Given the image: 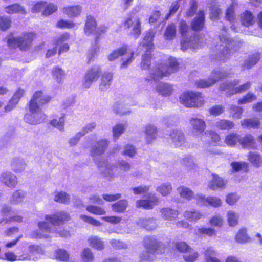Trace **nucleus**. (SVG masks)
Instances as JSON below:
<instances>
[{"mask_svg": "<svg viewBox=\"0 0 262 262\" xmlns=\"http://www.w3.org/2000/svg\"><path fill=\"white\" fill-rule=\"evenodd\" d=\"M204 12L199 11L198 16L195 17L192 22V29L194 31L201 30L204 26Z\"/></svg>", "mask_w": 262, "mask_h": 262, "instance_id": "nucleus-26", "label": "nucleus"}, {"mask_svg": "<svg viewBox=\"0 0 262 262\" xmlns=\"http://www.w3.org/2000/svg\"><path fill=\"white\" fill-rule=\"evenodd\" d=\"M251 82H247L246 83H244V84L240 85L239 86L236 87V88L233 89L232 90V92L229 93V92H228V95L230 96V95L234 94L244 92L247 91V90H248L250 88V87L251 86Z\"/></svg>", "mask_w": 262, "mask_h": 262, "instance_id": "nucleus-55", "label": "nucleus"}, {"mask_svg": "<svg viewBox=\"0 0 262 262\" xmlns=\"http://www.w3.org/2000/svg\"><path fill=\"white\" fill-rule=\"evenodd\" d=\"M260 58V54L258 53H255L251 55L248 59H246L242 64V69H250L255 65Z\"/></svg>", "mask_w": 262, "mask_h": 262, "instance_id": "nucleus-28", "label": "nucleus"}, {"mask_svg": "<svg viewBox=\"0 0 262 262\" xmlns=\"http://www.w3.org/2000/svg\"><path fill=\"white\" fill-rule=\"evenodd\" d=\"M176 29L174 24H169L165 30L164 37L166 40H172L176 36Z\"/></svg>", "mask_w": 262, "mask_h": 262, "instance_id": "nucleus-43", "label": "nucleus"}, {"mask_svg": "<svg viewBox=\"0 0 262 262\" xmlns=\"http://www.w3.org/2000/svg\"><path fill=\"white\" fill-rule=\"evenodd\" d=\"M50 99L49 96L44 94L41 91H38L33 94L29 105L41 108L42 105L48 103Z\"/></svg>", "mask_w": 262, "mask_h": 262, "instance_id": "nucleus-13", "label": "nucleus"}, {"mask_svg": "<svg viewBox=\"0 0 262 262\" xmlns=\"http://www.w3.org/2000/svg\"><path fill=\"white\" fill-rule=\"evenodd\" d=\"M113 110L115 114L120 115H126L130 112V111L122 103L119 102L114 103Z\"/></svg>", "mask_w": 262, "mask_h": 262, "instance_id": "nucleus-44", "label": "nucleus"}, {"mask_svg": "<svg viewBox=\"0 0 262 262\" xmlns=\"http://www.w3.org/2000/svg\"><path fill=\"white\" fill-rule=\"evenodd\" d=\"M50 123L52 125L57 128L60 131L64 130V119L63 117H61L58 119H53Z\"/></svg>", "mask_w": 262, "mask_h": 262, "instance_id": "nucleus-58", "label": "nucleus"}, {"mask_svg": "<svg viewBox=\"0 0 262 262\" xmlns=\"http://www.w3.org/2000/svg\"><path fill=\"white\" fill-rule=\"evenodd\" d=\"M35 36L34 33H28L21 36L12 37L7 40L9 47L12 48L18 47L22 51L28 50L32 44V41Z\"/></svg>", "mask_w": 262, "mask_h": 262, "instance_id": "nucleus-5", "label": "nucleus"}, {"mask_svg": "<svg viewBox=\"0 0 262 262\" xmlns=\"http://www.w3.org/2000/svg\"><path fill=\"white\" fill-rule=\"evenodd\" d=\"M190 123L192 126V132L194 135L202 134L205 130L206 124L203 119L195 117L190 119Z\"/></svg>", "mask_w": 262, "mask_h": 262, "instance_id": "nucleus-16", "label": "nucleus"}, {"mask_svg": "<svg viewBox=\"0 0 262 262\" xmlns=\"http://www.w3.org/2000/svg\"><path fill=\"white\" fill-rule=\"evenodd\" d=\"M81 7L79 6L65 7L63 12L69 17H74L79 16L81 12Z\"/></svg>", "mask_w": 262, "mask_h": 262, "instance_id": "nucleus-36", "label": "nucleus"}, {"mask_svg": "<svg viewBox=\"0 0 262 262\" xmlns=\"http://www.w3.org/2000/svg\"><path fill=\"white\" fill-rule=\"evenodd\" d=\"M52 75L53 78L59 83L62 82L66 77L64 71L58 67L53 69Z\"/></svg>", "mask_w": 262, "mask_h": 262, "instance_id": "nucleus-41", "label": "nucleus"}, {"mask_svg": "<svg viewBox=\"0 0 262 262\" xmlns=\"http://www.w3.org/2000/svg\"><path fill=\"white\" fill-rule=\"evenodd\" d=\"M256 99V96L252 93H248L238 101V104H246L252 102Z\"/></svg>", "mask_w": 262, "mask_h": 262, "instance_id": "nucleus-60", "label": "nucleus"}, {"mask_svg": "<svg viewBox=\"0 0 262 262\" xmlns=\"http://www.w3.org/2000/svg\"><path fill=\"white\" fill-rule=\"evenodd\" d=\"M86 210L88 212L96 215H103L106 213L102 208L94 205H88L86 207Z\"/></svg>", "mask_w": 262, "mask_h": 262, "instance_id": "nucleus-52", "label": "nucleus"}, {"mask_svg": "<svg viewBox=\"0 0 262 262\" xmlns=\"http://www.w3.org/2000/svg\"><path fill=\"white\" fill-rule=\"evenodd\" d=\"M181 163L188 171H195L198 167L195 158L191 155H186L181 160Z\"/></svg>", "mask_w": 262, "mask_h": 262, "instance_id": "nucleus-22", "label": "nucleus"}, {"mask_svg": "<svg viewBox=\"0 0 262 262\" xmlns=\"http://www.w3.org/2000/svg\"><path fill=\"white\" fill-rule=\"evenodd\" d=\"M125 128V126L124 124H116L113 128L114 137L118 139L124 133Z\"/></svg>", "mask_w": 262, "mask_h": 262, "instance_id": "nucleus-61", "label": "nucleus"}, {"mask_svg": "<svg viewBox=\"0 0 262 262\" xmlns=\"http://www.w3.org/2000/svg\"><path fill=\"white\" fill-rule=\"evenodd\" d=\"M243 128L247 129L258 128L260 126V121L257 118L245 119L241 121Z\"/></svg>", "mask_w": 262, "mask_h": 262, "instance_id": "nucleus-29", "label": "nucleus"}, {"mask_svg": "<svg viewBox=\"0 0 262 262\" xmlns=\"http://www.w3.org/2000/svg\"><path fill=\"white\" fill-rule=\"evenodd\" d=\"M46 118L41 108L29 105V112L25 115L24 119L28 123L36 125L43 122Z\"/></svg>", "mask_w": 262, "mask_h": 262, "instance_id": "nucleus-9", "label": "nucleus"}, {"mask_svg": "<svg viewBox=\"0 0 262 262\" xmlns=\"http://www.w3.org/2000/svg\"><path fill=\"white\" fill-rule=\"evenodd\" d=\"M198 8V4L195 0H191L190 2V7L186 13L187 17H192L195 14Z\"/></svg>", "mask_w": 262, "mask_h": 262, "instance_id": "nucleus-64", "label": "nucleus"}, {"mask_svg": "<svg viewBox=\"0 0 262 262\" xmlns=\"http://www.w3.org/2000/svg\"><path fill=\"white\" fill-rule=\"evenodd\" d=\"M113 75L112 73L105 72L102 75L99 85V89L101 91L108 89L111 85Z\"/></svg>", "mask_w": 262, "mask_h": 262, "instance_id": "nucleus-24", "label": "nucleus"}, {"mask_svg": "<svg viewBox=\"0 0 262 262\" xmlns=\"http://www.w3.org/2000/svg\"><path fill=\"white\" fill-rule=\"evenodd\" d=\"M135 24L133 25V34L135 38H137L141 34V21L139 18L134 19Z\"/></svg>", "mask_w": 262, "mask_h": 262, "instance_id": "nucleus-62", "label": "nucleus"}, {"mask_svg": "<svg viewBox=\"0 0 262 262\" xmlns=\"http://www.w3.org/2000/svg\"><path fill=\"white\" fill-rule=\"evenodd\" d=\"M80 219L83 222L89 223L94 226L98 227L101 225V223L100 221L94 219L90 216L81 214L80 215Z\"/></svg>", "mask_w": 262, "mask_h": 262, "instance_id": "nucleus-53", "label": "nucleus"}, {"mask_svg": "<svg viewBox=\"0 0 262 262\" xmlns=\"http://www.w3.org/2000/svg\"><path fill=\"white\" fill-rule=\"evenodd\" d=\"M241 135L236 133H230L227 135L225 139V142L229 146H234L237 142L239 143Z\"/></svg>", "mask_w": 262, "mask_h": 262, "instance_id": "nucleus-39", "label": "nucleus"}, {"mask_svg": "<svg viewBox=\"0 0 262 262\" xmlns=\"http://www.w3.org/2000/svg\"><path fill=\"white\" fill-rule=\"evenodd\" d=\"M26 195V193L21 190L14 191L10 199V202L13 204H19L23 202Z\"/></svg>", "mask_w": 262, "mask_h": 262, "instance_id": "nucleus-35", "label": "nucleus"}, {"mask_svg": "<svg viewBox=\"0 0 262 262\" xmlns=\"http://www.w3.org/2000/svg\"><path fill=\"white\" fill-rule=\"evenodd\" d=\"M136 153V148L133 145L128 144L124 146L122 155L132 158Z\"/></svg>", "mask_w": 262, "mask_h": 262, "instance_id": "nucleus-63", "label": "nucleus"}, {"mask_svg": "<svg viewBox=\"0 0 262 262\" xmlns=\"http://www.w3.org/2000/svg\"><path fill=\"white\" fill-rule=\"evenodd\" d=\"M10 167L15 173H20L24 171L27 164L25 160L19 157L13 158L10 162Z\"/></svg>", "mask_w": 262, "mask_h": 262, "instance_id": "nucleus-17", "label": "nucleus"}, {"mask_svg": "<svg viewBox=\"0 0 262 262\" xmlns=\"http://www.w3.org/2000/svg\"><path fill=\"white\" fill-rule=\"evenodd\" d=\"M227 221L229 226H235L238 224L239 216L234 211L230 210L227 212Z\"/></svg>", "mask_w": 262, "mask_h": 262, "instance_id": "nucleus-46", "label": "nucleus"}, {"mask_svg": "<svg viewBox=\"0 0 262 262\" xmlns=\"http://www.w3.org/2000/svg\"><path fill=\"white\" fill-rule=\"evenodd\" d=\"M239 144L243 148L248 149H256L255 140L251 134H246L241 136Z\"/></svg>", "mask_w": 262, "mask_h": 262, "instance_id": "nucleus-20", "label": "nucleus"}, {"mask_svg": "<svg viewBox=\"0 0 262 262\" xmlns=\"http://www.w3.org/2000/svg\"><path fill=\"white\" fill-rule=\"evenodd\" d=\"M145 139L147 143H150L156 137L157 128L151 124H148L144 127Z\"/></svg>", "mask_w": 262, "mask_h": 262, "instance_id": "nucleus-25", "label": "nucleus"}, {"mask_svg": "<svg viewBox=\"0 0 262 262\" xmlns=\"http://www.w3.org/2000/svg\"><path fill=\"white\" fill-rule=\"evenodd\" d=\"M231 73L227 70L216 69L213 70L208 79H201L195 82L198 87L205 88L212 86L218 80L227 77Z\"/></svg>", "mask_w": 262, "mask_h": 262, "instance_id": "nucleus-7", "label": "nucleus"}, {"mask_svg": "<svg viewBox=\"0 0 262 262\" xmlns=\"http://www.w3.org/2000/svg\"><path fill=\"white\" fill-rule=\"evenodd\" d=\"M246 232V229H241L235 236V241L238 243L242 244L247 242L248 240V237Z\"/></svg>", "mask_w": 262, "mask_h": 262, "instance_id": "nucleus-48", "label": "nucleus"}, {"mask_svg": "<svg viewBox=\"0 0 262 262\" xmlns=\"http://www.w3.org/2000/svg\"><path fill=\"white\" fill-rule=\"evenodd\" d=\"M250 162L255 166H259L261 163V158L259 154L256 152H250L248 156Z\"/></svg>", "mask_w": 262, "mask_h": 262, "instance_id": "nucleus-50", "label": "nucleus"}, {"mask_svg": "<svg viewBox=\"0 0 262 262\" xmlns=\"http://www.w3.org/2000/svg\"><path fill=\"white\" fill-rule=\"evenodd\" d=\"M128 206V203L125 200H121L112 205V210L117 212H124Z\"/></svg>", "mask_w": 262, "mask_h": 262, "instance_id": "nucleus-45", "label": "nucleus"}, {"mask_svg": "<svg viewBox=\"0 0 262 262\" xmlns=\"http://www.w3.org/2000/svg\"><path fill=\"white\" fill-rule=\"evenodd\" d=\"M178 193L181 197L187 200H190L194 198V193L190 188L181 186L177 189Z\"/></svg>", "mask_w": 262, "mask_h": 262, "instance_id": "nucleus-33", "label": "nucleus"}, {"mask_svg": "<svg viewBox=\"0 0 262 262\" xmlns=\"http://www.w3.org/2000/svg\"><path fill=\"white\" fill-rule=\"evenodd\" d=\"M54 200L59 203L68 204L70 201V197L66 192H60L55 194Z\"/></svg>", "mask_w": 262, "mask_h": 262, "instance_id": "nucleus-47", "label": "nucleus"}, {"mask_svg": "<svg viewBox=\"0 0 262 262\" xmlns=\"http://www.w3.org/2000/svg\"><path fill=\"white\" fill-rule=\"evenodd\" d=\"M101 173L108 180H112L115 177L114 171L117 170L118 167L123 171H128L131 168L130 164L125 160H119L117 165L111 163L108 159L101 158L96 161Z\"/></svg>", "mask_w": 262, "mask_h": 262, "instance_id": "nucleus-1", "label": "nucleus"}, {"mask_svg": "<svg viewBox=\"0 0 262 262\" xmlns=\"http://www.w3.org/2000/svg\"><path fill=\"white\" fill-rule=\"evenodd\" d=\"M169 66L161 64L150 73L151 77L155 80L158 81L164 76L176 72L178 68V63L174 58L169 59Z\"/></svg>", "mask_w": 262, "mask_h": 262, "instance_id": "nucleus-6", "label": "nucleus"}, {"mask_svg": "<svg viewBox=\"0 0 262 262\" xmlns=\"http://www.w3.org/2000/svg\"><path fill=\"white\" fill-rule=\"evenodd\" d=\"M137 224L149 231L156 229L158 226L157 220L154 217L140 218L138 221Z\"/></svg>", "mask_w": 262, "mask_h": 262, "instance_id": "nucleus-18", "label": "nucleus"}, {"mask_svg": "<svg viewBox=\"0 0 262 262\" xmlns=\"http://www.w3.org/2000/svg\"><path fill=\"white\" fill-rule=\"evenodd\" d=\"M226 182L222 178L216 174H213L212 180L209 182L208 187L211 190H215L217 188H223Z\"/></svg>", "mask_w": 262, "mask_h": 262, "instance_id": "nucleus-31", "label": "nucleus"}, {"mask_svg": "<svg viewBox=\"0 0 262 262\" xmlns=\"http://www.w3.org/2000/svg\"><path fill=\"white\" fill-rule=\"evenodd\" d=\"M203 38L201 36L194 34L193 36H191L189 39L182 40L181 49L183 50H185L188 48L193 49H199L203 46Z\"/></svg>", "mask_w": 262, "mask_h": 262, "instance_id": "nucleus-11", "label": "nucleus"}, {"mask_svg": "<svg viewBox=\"0 0 262 262\" xmlns=\"http://www.w3.org/2000/svg\"><path fill=\"white\" fill-rule=\"evenodd\" d=\"M81 257L84 262H90L93 260L94 255L89 248H85L84 249L81 254Z\"/></svg>", "mask_w": 262, "mask_h": 262, "instance_id": "nucleus-59", "label": "nucleus"}, {"mask_svg": "<svg viewBox=\"0 0 262 262\" xmlns=\"http://www.w3.org/2000/svg\"><path fill=\"white\" fill-rule=\"evenodd\" d=\"M183 215L186 220L191 222H196L203 216V213L202 212L194 209L189 211H185Z\"/></svg>", "mask_w": 262, "mask_h": 262, "instance_id": "nucleus-32", "label": "nucleus"}, {"mask_svg": "<svg viewBox=\"0 0 262 262\" xmlns=\"http://www.w3.org/2000/svg\"><path fill=\"white\" fill-rule=\"evenodd\" d=\"M230 113L232 117L237 119H240L241 118L243 110L242 107L231 105L230 107Z\"/></svg>", "mask_w": 262, "mask_h": 262, "instance_id": "nucleus-56", "label": "nucleus"}, {"mask_svg": "<svg viewBox=\"0 0 262 262\" xmlns=\"http://www.w3.org/2000/svg\"><path fill=\"white\" fill-rule=\"evenodd\" d=\"M158 202V198L154 194L149 193L145 196L144 199L136 202L137 207H142L145 209H151Z\"/></svg>", "mask_w": 262, "mask_h": 262, "instance_id": "nucleus-15", "label": "nucleus"}, {"mask_svg": "<svg viewBox=\"0 0 262 262\" xmlns=\"http://www.w3.org/2000/svg\"><path fill=\"white\" fill-rule=\"evenodd\" d=\"M241 21L243 26L249 27L254 23V16L250 11H245L241 14Z\"/></svg>", "mask_w": 262, "mask_h": 262, "instance_id": "nucleus-30", "label": "nucleus"}, {"mask_svg": "<svg viewBox=\"0 0 262 262\" xmlns=\"http://www.w3.org/2000/svg\"><path fill=\"white\" fill-rule=\"evenodd\" d=\"M199 254L194 250L191 249L183 255V258L187 262H193L198 257Z\"/></svg>", "mask_w": 262, "mask_h": 262, "instance_id": "nucleus-49", "label": "nucleus"}, {"mask_svg": "<svg viewBox=\"0 0 262 262\" xmlns=\"http://www.w3.org/2000/svg\"><path fill=\"white\" fill-rule=\"evenodd\" d=\"M172 143L175 147H181L185 143L184 135L180 130H172L170 134Z\"/></svg>", "mask_w": 262, "mask_h": 262, "instance_id": "nucleus-21", "label": "nucleus"}, {"mask_svg": "<svg viewBox=\"0 0 262 262\" xmlns=\"http://www.w3.org/2000/svg\"><path fill=\"white\" fill-rule=\"evenodd\" d=\"M154 38V34L152 32H147L142 42L143 46L146 47L147 50L150 49L152 46V40Z\"/></svg>", "mask_w": 262, "mask_h": 262, "instance_id": "nucleus-54", "label": "nucleus"}, {"mask_svg": "<svg viewBox=\"0 0 262 262\" xmlns=\"http://www.w3.org/2000/svg\"><path fill=\"white\" fill-rule=\"evenodd\" d=\"M208 111L211 115L217 116L225 111V107L222 105L216 104L211 107Z\"/></svg>", "mask_w": 262, "mask_h": 262, "instance_id": "nucleus-51", "label": "nucleus"}, {"mask_svg": "<svg viewBox=\"0 0 262 262\" xmlns=\"http://www.w3.org/2000/svg\"><path fill=\"white\" fill-rule=\"evenodd\" d=\"M109 141L106 139H101L96 142L95 144L92 146L90 150L91 156L95 159L104 154L109 145ZM101 158L98 160H99ZM97 160L95 159L96 162Z\"/></svg>", "mask_w": 262, "mask_h": 262, "instance_id": "nucleus-12", "label": "nucleus"}, {"mask_svg": "<svg viewBox=\"0 0 262 262\" xmlns=\"http://www.w3.org/2000/svg\"><path fill=\"white\" fill-rule=\"evenodd\" d=\"M96 30V23L94 18L89 16L85 23L84 31L86 34L95 33Z\"/></svg>", "mask_w": 262, "mask_h": 262, "instance_id": "nucleus-38", "label": "nucleus"}, {"mask_svg": "<svg viewBox=\"0 0 262 262\" xmlns=\"http://www.w3.org/2000/svg\"><path fill=\"white\" fill-rule=\"evenodd\" d=\"M128 48L127 46H123L120 48H118L113 51L107 57L109 61H112L116 59L120 56H123L128 53Z\"/></svg>", "mask_w": 262, "mask_h": 262, "instance_id": "nucleus-34", "label": "nucleus"}, {"mask_svg": "<svg viewBox=\"0 0 262 262\" xmlns=\"http://www.w3.org/2000/svg\"><path fill=\"white\" fill-rule=\"evenodd\" d=\"M151 55L149 52L146 53L142 56L141 62V68L142 69H147L150 65Z\"/></svg>", "mask_w": 262, "mask_h": 262, "instance_id": "nucleus-57", "label": "nucleus"}, {"mask_svg": "<svg viewBox=\"0 0 262 262\" xmlns=\"http://www.w3.org/2000/svg\"><path fill=\"white\" fill-rule=\"evenodd\" d=\"M69 218V215L66 212L46 215L45 216L46 221L39 222L38 226L41 231L51 232L54 230L55 226H59L61 223L68 221Z\"/></svg>", "mask_w": 262, "mask_h": 262, "instance_id": "nucleus-3", "label": "nucleus"}, {"mask_svg": "<svg viewBox=\"0 0 262 262\" xmlns=\"http://www.w3.org/2000/svg\"><path fill=\"white\" fill-rule=\"evenodd\" d=\"M220 39L222 45L220 47L221 52L218 54V58L221 60L229 58L232 54L239 50L243 45L241 40L233 39L227 35L220 36Z\"/></svg>", "mask_w": 262, "mask_h": 262, "instance_id": "nucleus-2", "label": "nucleus"}, {"mask_svg": "<svg viewBox=\"0 0 262 262\" xmlns=\"http://www.w3.org/2000/svg\"><path fill=\"white\" fill-rule=\"evenodd\" d=\"M101 69L99 66L92 67L85 75L82 85L85 88L91 86L93 82L97 81L101 74Z\"/></svg>", "mask_w": 262, "mask_h": 262, "instance_id": "nucleus-10", "label": "nucleus"}, {"mask_svg": "<svg viewBox=\"0 0 262 262\" xmlns=\"http://www.w3.org/2000/svg\"><path fill=\"white\" fill-rule=\"evenodd\" d=\"M156 190L162 196H166L171 193L172 187L169 182L163 183L157 187Z\"/></svg>", "mask_w": 262, "mask_h": 262, "instance_id": "nucleus-42", "label": "nucleus"}, {"mask_svg": "<svg viewBox=\"0 0 262 262\" xmlns=\"http://www.w3.org/2000/svg\"><path fill=\"white\" fill-rule=\"evenodd\" d=\"M5 12L10 14L14 13H20L25 15L27 14V11L25 8L18 3H15L5 8Z\"/></svg>", "mask_w": 262, "mask_h": 262, "instance_id": "nucleus-27", "label": "nucleus"}, {"mask_svg": "<svg viewBox=\"0 0 262 262\" xmlns=\"http://www.w3.org/2000/svg\"><path fill=\"white\" fill-rule=\"evenodd\" d=\"M182 104L187 107L198 108L203 105L204 99L199 92H188L182 94L180 97Z\"/></svg>", "mask_w": 262, "mask_h": 262, "instance_id": "nucleus-4", "label": "nucleus"}, {"mask_svg": "<svg viewBox=\"0 0 262 262\" xmlns=\"http://www.w3.org/2000/svg\"><path fill=\"white\" fill-rule=\"evenodd\" d=\"M144 241L146 250L140 255L141 262L150 261L154 259L153 253L157 250L159 244L154 237H146Z\"/></svg>", "mask_w": 262, "mask_h": 262, "instance_id": "nucleus-8", "label": "nucleus"}, {"mask_svg": "<svg viewBox=\"0 0 262 262\" xmlns=\"http://www.w3.org/2000/svg\"><path fill=\"white\" fill-rule=\"evenodd\" d=\"M88 242L90 246L97 250H102L105 248L104 242L96 235L91 236L88 239Z\"/></svg>", "mask_w": 262, "mask_h": 262, "instance_id": "nucleus-23", "label": "nucleus"}, {"mask_svg": "<svg viewBox=\"0 0 262 262\" xmlns=\"http://www.w3.org/2000/svg\"><path fill=\"white\" fill-rule=\"evenodd\" d=\"M161 217L164 220L172 221L177 219L179 212L177 210L172 209L169 207H163L160 209Z\"/></svg>", "mask_w": 262, "mask_h": 262, "instance_id": "nucleus-19", "label": "nucleus"}, {"mask_svg": "<svg viewBox=\"0 0 262 262\" xmlns=\"http://www.w3.org/2000/svg\"><path fill=\"white\" fill-rule=\"evenodd\" d=\"M0 182L9 188H14L18 183V179L10 171H3L0 175Z\"/></svg>", "mask_w": 262, "mask_h": 262, "instance_id": "nucleus-14", "label": "nucleus"}, {"mask_svg": "<svg viewBox=\"0 0 262 262\" xmlns=\"http://www.w3.org/2000/svg\"><path fill=\"white\" fill-rule=\"evenodd\" d=\"M215 126L220 129L229 130L234 127V123L230 120L221 119L215 122Z\"/></svg>", "mask_w": 262, "mask_h": 262, "instance_id": "nucleus-37", "label": "nucleus"}, {"mask_svg": "<svg viewBox=\"0 0 262 262\" xmlns=\"http://www.w3.org/2000/svg\"><path fill=\"white\" fill-rule=\"evenodd\" d=\"M157 91L161 95L167 96L171 95L172 89L171 86L168 84L160 83L157 86Z\"/></svg>", "mask_w": 262, "mask_h": 262, "instance_id": "nucleus-40", "label": "nucleus"}]
</instances>
